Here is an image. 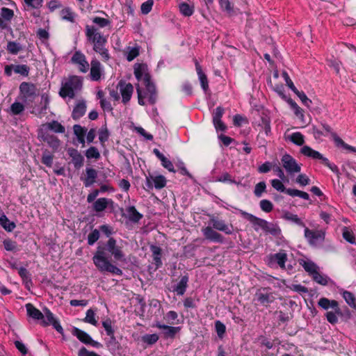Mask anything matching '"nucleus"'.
<instances>
[{
	"mask_svg": "<svg viewBox=\"0 0 356 356\" xmlns=\"http://www.w3.org/2000/svg\"><path fill=\"white\" fill-rule=\"evenodd\" d=\"M27 316L34 320H41L44 318V314L37 309L32 303H27L25 305Z\"/></svg>",
	"mask_w": 356,
	"mask_h": 356,
	"instance_id": "obj_28",
	"label": "nucleus"
},
{
	"mask_svg": "<svg viewBox=\"0 0 356 356\" xmlns=\"http://www.w3.org/2000/svg\"><path fill=\"white\" fill-rule=\"evenodd\" d=\"M259 206L261 209L266 213H270L273 209V204L268 200H261L259 202Z\"/></svg>",
	"mask_w": 356,
	"mask_h": 356,
	"instance_id": "obj_59",
	"label": "nucleus"
},
{
	"mask_svg": "<svg viewBox=\"0 0 356 356\" xmlns=\"http://www.w3.org/2000/svg\"><path fill=\"white\" fill-rule=\"evenodd\" d=\"M342 235L343 238L348 243L351 244L356 243L354 233L352 231L348 230L346 227H344Z\"/></svg>",
	"mask_w": 356,
	"mask_h": 356,
	"instance_id": "obj_61",
	"label": "nucleus"
},
{
	"mask_svg": "<svg viewBox=\"0 0 356 356\" xmlns=\"http://www.w3.org/2000/svg\"><path fill=\"white\" fill-rule=\"evenodd\" d=\"M282 218L284 220H286L287 221H290L300 227L305 228L306 227L305 223L301 220V218H300L298 216V215L293 214L289 211H285L283 213Z\"/></svg>",
	"mask_w": 356,
	"mask_h": 356,
	"instance_id": "obj_33",
	"label": "nucleus"
},
{
	"mask_svg": "<svg viewBox=\"0 0 356 356\" xmlns=\"http://www.w3.org/2000/svg\"><path fill=\"white\" fill-rule=\"evenodd\" d=\"M67 152L71 158V162L76 170H79L83 166L84 157L76 149L70 147L67 149Z\"/></svg>",
	"mask_w": 356,
	"mask_h": 356,
	"instance_id": "obj_16",
	"label": "nucleus"
},
{
	"mask_svg": "<svg viewBox=\"0 0 356 356\" xmlns=\"http://www.w3.org/2000/svg\"><path fill=\"white\" fill-rule=\"evenodd\" d=\"M18 274L22 278L26 288H29L33 284L31 275L29 271L24 267H20L18 269Z\"/></svg>",
	"mask_w": 356,
	"mask_h": 356,
	"instance_id": "obj_35",
	"label": "nucleus"
},
{
	"mask_svg": "<svg viewBox=\"0 0 356 356\" xmlns=\"http://www.w3.org/2000/svg\"><path fill=\"white\" fill-rule=\"evenodd\" d=\"M159 340V336L156 334H145L142 337V341L148 344L153 345Z\"/></svg>",
	"mask_w": 356,
	"mask_h": 356,
	"instance_id": "obj_58",
	"label": "nucleus"
},
{
	"mask_svg": "<svg viewBox=\"0 0 356 356\" xmlns=\"http://www.w3.org/2000/svg\"><path fill=\"white\" fill-rule=\"evenodd\" d=\"M73 131L74 135L76 136V138L81 139V138L86 137L87 129L79 124H74L73 126Z\"/></svg>",
	"mask_w": 356,
	"mask_h": 356,
	"instance_id": "obj_55",
	"label": "nucleus"
},
{
	"mask_svg": "<svg viewBox=\"0 0 356 356\" xmlns=\"http://www.w3.org/2000/svg\"><path fill=\"white\" fill-rule=\"evenodd\" d=\"M257 113L259 118V127H261L265 131L266 136L271 133L270 127V118L267 111L261 110V111L257 110Z\"/></svg>",
	"mask_w": 356,
	"mask_h": 356,
	"instance_id": "obj_14",
	"label": "nucleus"
},
{
	"mask_svg": "<svg viewBox=\"0 0 356 356\" xmlns=\"http://www.w3.org/2000/svg\"><path fill=\"white\" fill-rule=\"evenodd\" d=\"M127 218L134 223L138 222L143 217V214L137 211L134 206H129L126 209Z\"/></svg>",
	"mask_w": 356,
	"mask_h": 356,
	"instance_id": "obj_30",
	"label": "nucleus"
},
{
	"mask_svg": "<svg viewBox=\"0 0 356 356\" xmlns=\"http://www.w3.org/2000/svg\"><path fill=\"white\" fill-rule=\"evenodd\" d=\"M318 305L320 307L325 310L332 309L334 311H335L336 313L338 314V315L341 314L339 302L335 300H330L327 298L323 297L319 299Z\"/></svg>",
	"mask_w": 356,
	"mask_h": 356,
	"instance_id": "obj_20",
	"label": "nucleus"
},
{
	"mask_svg": "<svg viewBox=\"0 0 356 356\" xmlns=\"http://www.w3.org/2000/svg\"><path fill=\"white\" fill-rule=\"evenodd\" d=\"M210 222L212 225V227L218 231L223 232L226 234H232L233 232V226L232 225H227L225 220L220 219L217 217H211L210 218Z\"/></svg>",
	"mask_w": 356,
	"mask_h": 356,
	"instance_id": "obj_15",
	"label": "nucleus"
},
{
	"mask_svg": "<svg viewBox=\"0 0 356 356\" xmlns=\"http://www.w3.org/2000/svg\"><path fill=\"white\" fill-rule=\"evenodd\" d=\"M202 232L205 238L210 241L220 243L223 242V236L220 234L215 231L213 228L210 226H207L203 228L202 229Z\"/></svg>",
	"mask_w": 356,
	"mask_h": 356,
	"instance_id": "obj_21",
	"label": "nucleus"
},
{
	"mask_svg": "<svg viewBox=\"0 0 356 356\" xmlns=\"http://www.w3.org/2000/svg\"><path fill=\"white\" fill-rule=\"evenodd\" d=\"M255 300L264 307H268L275 300L271 289L264 287L258 289L255 293Z\"/></svg>",
	"mask_w": 356,
	"mask_h": 356,
	"instance_id": "obj_8",
	"label": "nucleus"
},
{
	"mask_svg": "<svg viewBox=\"0 0 356 356\" xmlns=\"http://www.w3.org/2000/svg\"><path fill=\"white\" fill-rule=\"evenodd\" d=\"M100 65V63L96 59L91 61L90 76L92 81H98L100 79L102 74Z\"/></svg>",
	"mask_w": 356,
	"mask_h": 356,
	"instance_id": "obj_29",
	"label": "nucleus"
},
{
	"mask_svg": "<svg viewBox=\"0 0 356 356\" xmlns=\"http://www.w3.org/2000/svg\"><path fill=\"white\" fill-rule=\"evenodd\" d=\"M241 216L248 220L254 227L255 231H258L259 227L264 230L268 225V221L264 219L258 218L252 213H248L242 209H238Z\"/></svg>",
	"mask_w": 356,
	"mask_h": 356,
	"instance_id": "obj_9",
	"label": "nucleus"
},
{
	"mask_svg": "<svg viewBox=\"0 0 356 356\" xmlns=\"http://www.w3.org/2000/svg\"><path fill=\"white\" fill-rule=\"evenodd\" d=\"M342 296L346 302L351 307L356 308V299L354 294L348 291H344Z\"/></svg>",
	"mask_w": 356,
	"mask_h": 356,
	"instance_id": "obj_42",
	"label": "nucleus"
},
{
	"mask_svg": "<svg viewBox=\"0 0 356 356\" xmlns=\"http://www.w3.org/2000/svg\"><path fill=\"white\" fill-rule=\"evenodd\" d=\"M321 129L316 125L312 127V134L316 139L320 138L323 136H327L328 134L332 133V128L326 123L321 124Z\"/></svg>",
	"mask_w": 356,
	"mask_h": 356,
	"instance_id": "obj_24",
	"label": "nucleus"
},
{
	"mask_svg": "<svg viewBox=\"0 0 356 356\" xmlns=\"http://www.w3.org/2000/svg\"><path fill=\"white\" fill-rule=\"evenodd\" d=\"M86 112V104L84 100H80L74 106L72 113V118L74 120H78L83 117Z\"/></svg>",
	"mask_w": 356,
	"mask_h": 356,
	"instance_id": "obj_25",
	"label": "nucleus"
},
{
	"mask_svg": "<svg viewBox=\"0 0 356 356\" xmlns=\"http://www.w3.org/2000/svg\"><path fill=\"white\" fill-rule=\"evenodd\" d=\"M96 310L97 309L94 310L92 308L88 309L86 314V317L83 319V322L97 326L98 321L96 318Z\"/></svg>",
	"mask_w": 356,
	"mask_h": 356,
	"instance_id": "obj_39",
	"label": "nucleus"
},
{
	"mask_svg": "<svg viewBox=\"0 0 356 356\" xmlns=\"http://www.w3.org/2000/svg\"><path fill=\"white\" fill-rule=\"evenodd\" d=\"M188 276L187 275L182 276L173 291L176 292L178 296L184 295L188 286Z\"/></svg>",
	"mask_w": 356,
	"mask_h": 356,
	"instance_id": "obj_34",
	"label": "nucleus"
},
{
	"mask_svg": "<svg viewBox=\"0 0 356 356\" xmlns=\"http://www.w3.org/2000/svg\"><path fill=\"white\" fill-rule=\"evenodd\" d=\"M109 203H113V200L106 197H100L93 203V209L96 212L104 211Z\"/></svg>",
	"mask_w": 356,
	"mask_h": 356,
	"instance_id": "obj_31",
	"label": "nucleus"
},
{
	"mask_svg": "<svg viewBox=\"0 0 356 356\" xmlns=\"http://www.w3.org/2000/svg\"><path fill=\"white\" fill-rule=\"evenodd\" d=\"M312 277L314 282L323 286L327 285L330 280L327 276L321 274L318 271L314 273Z\"/></svg>",
	"mask_w": 356,
	"mask_h": 356,
	"instance_id": "obj_47",
	"label": "nucleus"
},
{
	"mask_svg": "<svg viewBox=\"0 0 356 356\" xmlns=\"http://www.w3.org/2000/svg\"><path fill=\"white\" fill-rule=\"evenodd\" d=\"M195 64L196 71L198 74L199 80L200 81L202 89H208L209 84L207 75L203 72L202 67L199 64L198 61L197 60V59H195Z\"/></svg>",
	"mask_w": 356,
	"mask_h": 356,
	"instance_id": "obj_36",
	"label": "nucleus"
},
{
	"mask_svg": "<svg viewBox=\"0 0 356 356\" xmlns=\"http://www.w3.org/2000/svg\"><path fill=\"white\" fill-rule=\"evenodd\" d=\"M113 325V322L110 318H106L102 321V326L104 328L107 336L115 334V330Z\"/></svg>",
	"mask_w": 356,
	"mask_h": 356,
	"instance_id": "obj_46",
	"label": "nucleus"
},
{
	"mask_svg": "<svg viewBox=\"0 0 356 356\" xmlns=\"http://www.w3.org/2000/svg\"><path fill=\"white\" fill-rule=\"evenodd\" d=\"M215 329L218 337L222 339L226 332L225 324L220 321H216L215 322Z\"/></svg>",
	"mask_w": 356,
	"mask_h": 356,
	"instance_id": "obj_62",
	"label": "nucleus"
},
{
	"mask_svg": "<svg viewBox=\"0 0 356 356\" xmlns=\"http://www.w3.org/2000/svg\"><path fill=\"white\" fill-rule=\"evenodd\" d=\"M109 131L106 127V126H103L99 130V140L102 144H104L108 140L109 138Z\"/></svg>",
	"mask_w": 356,
	"mask_h": 356,
	"instance_id": "obj_57",
	"label": "nucleus"
},
{
	"mask_svg": "<svg viewBox=\"0 0 356 356\" xmlns=\"http://www.w3.org/2000/svg\"><path fill=\"white\" fill-rule=\"evenodd\" d=\"M109 339L106 341V346L108 350L113 355L120 354L122 346L120 343L117 341L115 334L109 335Z\"/></svg>",
	"mask_w": 356,
	"mask_h": 356,
	"instance_id": "obj_26",
	"label": "nucleus"
},
{
	"mask_svg": "<svg viewBox=\"0 0 356 356\" xmlns=\"http://www.w3.org/2000/svg\"><path fill=\"white\" fill-rule=\"evenodd\" d=\"M99 238V231L97 229H95L88 235V244L89 245H92L98 241Z\"/></svg>",
	"mask_w": 356,
	"mask_h": 356,
	"instance_id": "obj_60",
	"label": "nucleus"
},
{
	"mask_svg": "<svg viewBox=\"0 0 356 356\" xmlns=\"http://www.w3.org/2000/svg\"><path fill=\"white\" fill-rule=\"evenodd\" d=\"M41 138L42 141L47 143L54 152L57 151L60 145V140L54 135L44 133L41 136Z\"/></svg>",
	"mask_w": 356,
	"mask_h": 356,
	"instance_id": "obj_23",
	"label": "nucleus"
},
{
	"mask_svg": "<svg viewBox=\"0 0 356 356\" xmlns=\"http://www.w3.org/2000/svg\"><path fill=\"white\" fill-rule=\"evenodd\" d=\"M30 71V67L26 65H14V72L19 74L23 76H27Z\"/></svg>",
	"mask_w": 356,
	"mask_h": 356,
	"instance_id": "obj_50",
	"label": "nucleus"
},
{
	"mask_svg": "<svg viewBox=\"0 0 356 356\" xmlns=\"http://www.w3.org/2000/svg\"><path fill=\"white\" fill-rule=\"evenodd\" d=\"M54 156L49 152L43 153L41 159L42 163L47 167H51L53 164Z\"/></svg>",
	"mask_w": 356,
	"mask_h": 356,
	"instance_id": "obj_63",
	"label": "nucleus"
},
{
	"mask_svg": "<svg viewBox=\"0 0 356 356\" xmlns=\"http://www.w3.org/2000/svg\"><path fill=\"white\" fill-rule=\"evenodd\" d=\"M72 334L76 337L80 342L86 346H91L92 347L97 348L102 347V344L101 343L95 341L88 333L76 327H73L72 330Z\"/></svg>",
	"mask_w": 356,
	"mask_h": 356,
	"instance_id": "obj_5",
	"label": "nucleus"
},
{
	"mask_svg": "<svg viewBox=\"0 0 356 356\" xmlns=\"http://www.w3.org/2000/svg\"><path fill=\"white\" fill-rule=\"evenodd\" d=\"M266 193V184L265 181L257 183L254 189V194L257 197H261L263 193Z\"/></svg>",
	"mask_w": 356,
	"mask_h": 356,
	"instance_id": "obj_49",
	"label": "nucleus"
},
{
	"mask_svg": "<svg viewBox=\"0 0 356 356\" xmlns=\"http://www.w3.org/2000/svg\"><path fill=\"white\" fill-rule=\"evenodd\" d=\"M271 185L277 191L285 193L291 197H299L306 200H309V195L307 193L298 189L286 188L280 179H272Z\"/></svg>",
	"mask_w": 356,
	"mask_h": 356,
	"instance_id": "obj_4",
	"label": "nucleus"
},
{
	"mask_svg": "<svg viewBox=\"0 0 356 356\" xmlns=\"http://www.w3.org/2000/svg\"><path fill=\"white\" fill-rule=\"evenodd\" d=\"M82 83L83 79L81 77L76 75L70 76L68 78L63 79L60 89H81Z\"/></svg>",
	"mask_w": 356,
	"mask_h": 356,
	"instance_id": "obj_13",
	"label": "nucleus"
},
{
	"mask_svg": "<svg viewBox=\"0 0 356 356\" xmlns=\"http://www.w3.org/2000/svg\"><path fill=\"white\" fill-rule=\"evenodd\" d=\"M289 138L293 143L298 146H302L305 143V137L300 132L293 133Z\"/></svg>",
	"mask_w": 356,
	"mask_h": 356,
	"instance_id": "obj_43",
	"label": "nucleus"
},
{
	"mask_svg": "<svg viewBox=\"0 0 356 356\" xmlns=\"http://www.w3.org/2000/svg\"><path fill=\"white\" fill-rule=\"evenodd\" d=\"M0 225L8 232H13L16 227L15 223L10 221L5 214H2L0 216Z\"/></svg>",
	"mask_w": 356,
	"mask_h": 356,
	"instance_id": "obj_38",
	"label": "nucleus"
},
{
	"mask_svg": "<svg viewBox=\"0 0 356 356\" xmlns=\"http://www.w3.org/2000/svg\"><path fill=\"white\" fill-rule=\"evenodd\" d=\"M10 109L13 115H17L24 111V106L20 102H15L11 104Z\"/></svg>",
	"mask_w": 356,
	"mask_h": 356,
	"instance_id": "obj_52",
	"label": "nucleus"
},
{
	"mask_svg": "<svg viewBox=\"0 0 356 356\" xmlns=\"http://www.w3.org/2000/svg\"><path fill=\"white\" fill-rule=\"evenodd\" d=\"M109 255L117 261H127L122 248L117 244V241L110 237L106 243H99L93 255L92 261L100 272H108L113 275H122V270L111 264Z\"/></svg>",
	"mask_w": 356,
	"mask_h": 356,
	"instance_id": "obj_1",
	"label": "nucleus"
},
{
	"mask_svg": "<svg viewBox=\"0 0 356 356\" xmlns=\"http://www.w3.org/2000/svg\"><path fill=\"white\" fill-rule=\"evenodd\" d=\"M49 129L53 131L55 133L63 134L65 131V128L60 122L56 120H53L47 124Z\"/></svg>",
	"mask_w": 356,
	"mask_h": 356,
	"instance_id": "obj_40",
	"label": "nucleus"
},
{
	"mask_svg": "<svg viewBox=\"0 0 356 356\" xmlns=\"http://www.w3.org/2000/svg\"><path fill=\"white\" fill-rule=\"evenodd\" d=\"M44 318L42 319L41 325L43 327H46L51 325L60 334H63L64 331L63 327L60 325L59 321L56 318L54 314L47 308L44 307Z\"/></svg>",
	"mask_w": 356,
	"mask_h": 356,
	"instance_id": "obj_7",
	"label": "nucleus"
},
{
	"mask_svg": "<svg viewBox=\"0 0 356 356\" xmlns=\"http://www.w3.org/2000/svg\"><path fill=\"white\" fill-rule=\"evenodd\" d=\"M179 10L184 16L189 17L193 15L194 9L193 6H191L186 3H181L179 4Z\"/></svg>",
	"mask_w": 356,
	"mask_h": 356,
	"instance_id": "obj_53",
	"label": "nucleus"
},
{
	"mask_svg": "<svg viewBox=\"0 0 356 356\" xmlns=\"http://www.w3.org/2000/svg\"><path fill=\"white\" fill-rule=\"evenodd\" d=\"M289 103L296 116L302 121H304V111L293 100L290 99Z\"/></svg>",
	"mask_w": 356,
	"mask_h": 356,
	"instance_id": "obj_44",
	"label": "nucleus"
},
{
	"mask_svg": "<svg viewBox=\"0 0 356 356\" xmlns=\"http://www.w3.org/2000/svg\"><path fill=\"white\" fill-rule=\"evenodd\" d=\"M146 181L145 186H144V189L147 191H149L154 187L156 190H161L165 187L167 184L166 178L161 175L153 176L149 175V176H146Z\"/></svg>",
	"mask_w": 356,
	"mask_h": 356,
	"instance_id": "obj_6",
	"label": "nucleus"
},
{
	"mask_svg": "<svg viewBox=\"0 0 356 356\" xmlns=\"http://www.w3.org/2000/svg\"><path fill=\"white\" fill-rule=\"evenodd\" d=\"M149 249L151 252L152 253L153 261L154 264L156 266V268L161 267L162 261H161V254H162V249L156 245H151L149 246Z\"/></svg>",
	"mask_w": 356,
	"mask_h": 356,
	"instance_id": "obj_27",
	"label": "nucleus"
},
{
	"mask_svg": "<svg viewBox=\"0 0 356 356\" xmlns=\"http://www.w3.org/2000/svg\"><path fill=\"white\" fill-rule=\"evenodd\" d=\"M86 35L89 42L93 44V50L99 54L102 58L108 60L110 58L108 50L106 48L107 39L98 31L94 26H86Z\"/></svg>",
	"mask_w": 356,
	"mask_h": 356,
	"instance_id": "obj_2",
	"label": "nucleus"
},
{
	"mask_svg": "<svg viewBox=\"0 0 356 356\" xmlns=\"http://www.w3.org/2000/svg\"><path fill=\"white\" fill-rule=\"evenodd\" d=\"M305 237L307 238L310 245H315L318 241H324L325 232L321 230H311L308 227H305Z\"/></svg>",
	"mask_w": 356,
	"mask_h": 356,
	"instance_id": "obj_17",
	"label": "nucleus"
},
{
	"mask_svg": "<svg viewBox=\"0 0 356 356\" xmlns=\"http://www.w3.org/2000/svg\"><path fill=\"white\" fill-rule=\"evenodd\" d=\"M157 328L162 330V334L165 339H173L176 334L180 330L179 327H172L167 325L162 324L157 322L155 325Z\"/></svg>",
	"mask_w": 356,
	"mask_h": 356,
	"instance_id": "obj_22",
	"label": "nucleus"
},
{
	"mask_svg": "<svg viewBox=\"0 0 356 356\" xmlns=\"http://www.w3.org/2000/svg\"><path fill=\"white\" fill-rule=\"evenodd\" d=\"M287 259V254L284 250H281L275 254H270L268 257L269 265L276 264L282 269H285V264Z\"/></svg>",
	"mask_w": 356,
	"mask_h": 356,
	"instance_id": "obj_19",
	"label": "nucleus"
},
{
	"mask_svg": "<svg viewBox=\"0 0 356 356\" xmlns=\"http://www.w3.org/2000/svg\"><path fill=\"white\" fill-rule=\"evenodd\" d=\"M77 356H100L95 351L88 350L86 347L82 346L78 351Z\"/></svg>",
	"mask_w": 356,
	"mask_h": 356,
	"instance_id": "obj_64",
	"label": "nucleus"
},
{
	"mask_svg": "<svg viewBox=\"0 0 356 356\" xmlns=\"http://www.w3.org/2000/svg\"><path fill=\"white\" fill-rule=\"evenodd\" d=\"M35 90H20L19 96L26 105H29V102H35L36 99H39V96L35 94Z\"/></svg>",
	"mask_w": 356,
	"mask_h": 356,
	"instance_id": "obj_32",
	"label": "nucleus"
},
{
	"mask_svg": "<svg viewBox=\"0 0 356 356\" xmlns=\"http://www.w3.org/2000/svg\"><path fill=\"white\" fill-rule=\"evenodd\" d=\"M3 244L7 251L17 252L18 250L17 242L10 238L4 239Z\"/></svg>",
	"mask_w": 356,
	"mask_h": 356,
	"instance_id": "obj_51",
	"label": "nucleus"
},
{
	"mask_svg": "<svg viewBox=\"0 0 356 356\" xmlns=\"http://www.w3.org/2000/svg\"><path fill=\"white\" fill-rule=\"evenodd\" d=\"M140 81H142V83L145 86L146 89H155V84L152 81L149 73H145L144 76Z\"/></svg>",
	"mask_w": 356,
	"mask_h": 356,
	"instance_id": "obj_56",
	"label": "nucleus"
},
{
	"mask_svg": "<svg viewBox=\"0 0 356 356\" xmlns=\"http://www.w3.org/2000/svg\"><path fill=\"white\" fill-rule=\"evenodd\" d=\"M22 49L19 43L14 41H9L7 44V51L13 55L17 54Z\"/></svg>",
	"mask_w": 356,
	"mask_h": 356,
	"instance_id": "obj_45",
	"label": "nucleus"
},
{
	"mask_svg": "<svg viewBox=\"0 0 356 356\" xmlns=\"http://www.w3.org/2000/svg\"><path fill=\"white\" fill-rule=\"evenodd\" d=\"M283 168L289 174L300 172L301 170L300 165L297 163L296 160L290 154H285L281 159Z\"/></svg>",
	"mask_w": 356,
	"mask_h": 356,
	"instance_id": "obj_10",
	"label": "nucleus"
},
{
	"mask_svg": "<svg viewBox=\"0 0 356 356\" xmlns=\"http://www.w3.org/2000/svg\"><path fill=\"white\" fill-rule=\"evenodd\" d=\"M264 231L275 237H278L282 234L281 229L277 225L268 222L266 228H265Z\"/></svg>",
	"mask_w": 356,
	"mask_h": 356,
	"instance_id": "obj_41",
	"label": "nucleus"
},
{
	"mask_svg": "<svg viewBox=\"0 0 356 356\" xmlns=\"http://www.w3.org/2000/svg\"><path fill=\"white\" fill-rule=\"evenodd\" d=\"M85 155L87 157V159H98L100 158V154H99L97 148L95 147H93V146L90 147L86 150Z\"/></svg>",
	"mask_w": 356,
	"mask_h": 356,
	"instance_id": "obj_54",
	"label": "nucleus"
},
{
	"mask_svg": "<svg viewBox=\"0 0 356 356\" xmlns=\"http://www.w3.org/2000/svg\"><path fill=\"white\" fill-rule=\"evenodd\" d=\"M299 264L303 267L305 270L312 276L318 271L317 265L312 261L300 260Z\"/></svg>",
	"mask_w": 356,
	"mask_h": 356,
	"instance_id": "obj_37",
	"label": "nucleus"
},
{
	"mask_svg": "<svg viewBox=\"0 0 356 356\" xmlns=\"http://www.w3.org/2000/svg\"><path fill=\"white\" fill-rule=\"evenodd\" d=\"M300 152L305 156L310 157L313 159L321 160V163L327 167L333 172H339V168L337 165L333 163H330L328 159L324 157L319 152L313 149L309 146H303L300 149Z\"/></svg>",
	"mask_w": 356,
	"mask_h": 356,
	"instance_id": "obj_3",
	"label": "nucleus"
},
{
	"mask_svg": "<svg viewBox=\"0 0 356 356\" xmlns=\"http://www.w3.org/2000/svg\"><path fill=\"white\" fill-rule=\"evenodd\" d=\"M138 100L140 105L144 106L147 103L154 104L156 102L157 90H137Z\"/></svg>",
	"mask_w": 356,
	"mask_h": 356,
	"instance_id": "obj_11",
	"label": "nucleus"
},
{
	"mask_svg": "<svg viewBox=\"0 0 356 356\" xmlns=\"http://www.w3.org/2000/svg\"><path fill=\"white\" fill-rule=\"evenodd\" d=\"M71 61L72 63L79 65V70L81 72H86L89 68V64L86 60L85 55L79 51H76L73 54Z\"/></svg>",
	"mask_w": 356,
	"mask_h": 356,
	"instance_id": "obj_18",
	"label": "nucleus"
},
{
	"mask_svg": "<svg viewBox=\"0 0 356 356\" xmlns=\"http://www.w3.org/2000/svg\"><path fill=\"white\" fill-rule=\"evenodd\" d=\"M98 172L93 168H86L85 172L81 176L80 179L83 181L85 187L88 188L97 181Z\"/></svg>",
	"mask_w": 356,
	"mask_h": 356,
	"instance_id": "obj_12",
	"label": "nucleus"
},
{
	"mask_svg": "<svg viewBox=\"0 0 356 356\" xmlns=\"http://www.w3.org/2000/svg\"><path fill=\"white\" fill-rule=\"evenodd\" d=\"M14 17V11L8 8L3 7L1 9V17L5 22H10Z\"/></svg>",
	"mask_w": 356,
	"mask_h": 356,
	"instance_id": "obj_48",
	"label": "nucleus"
}]
</instances>
